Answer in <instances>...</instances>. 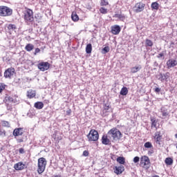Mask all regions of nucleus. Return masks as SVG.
Here are the masks:
<instances>
[{
	"instance_id": "obj_1",
	"label": "nucleus",
	"mask_w": 177,
	"mask_h": 177,
	"mask_svg": "<svg viewBox=\"0 0 177 177\" xmlns=\"http://www.w3.org/2000/svg\"><path fill=\"white\" fill-rule=\"evenodd\" d=\"M109 138H112L113 140H120L122 138V133L117 128H113L108 131Z\"/></svg>"
},
{
	"instance_id": "obj_2",
	"label": "nucleus",
	"mask_w": 177,
	"mask_h": 177,
	"mask_svg": "<svg viewBox=\"0 0 177 177\" xmlns=\"http://www.w3.org/2000/svg\"><path fill=\"white\" fill-rule=\"evenodd\" d=\"M24 19L26 23H32L34 21V12L32 10L27 8L24 11Z\"/></svg>"
},
{
	"instance_id": "obj_3",
	"label": "nucleus",
	"mask_w": 177,
	"mask_h": 177,
	"mask_svg": "<svg viewBox=\"0 0 177 177\" xmlns=\"http://www.w3.org/2000/svg\"><path fill=\"white\" fill-rule=\"evenodd\" d=\"M46 168V159L45 158H40L38 159L37 172L39 175L45 171Z\"/></svg>"
},
{
	"instance_id": "obj_4",
	"label": "nucleus",
	"mask_w": 177,
	"mask_h": 177,
	"mask_svg": "<svg viewBox=\"0 0 177 177\" xmlns=\"http://www.w3.org/2000/svg\"><path fill=\"white\" fill-rule=\"evenodd\" d=\"M13 13V10L8 6H0V16L5 17L6 16H12Z\"/></svg>"
},
{
	"instance_id": "obj_5",
	"label": "nucleus",
	"mask_w": 177,
	"mask_h": 177,
	"mask_svg": "<svg viewBox=\"0 0 177 177\" xmlns=\"http://www.w3.org/2000/svg\"><path fill=\"white\" fill-rule=\"evenodd\" d=\"M88 142H97L99 140V133L97 131L91 129L87 135Z\"/></svg>"
},
{
	"instance_id": "obj_6",
	"label": "nucleus",
	"mask_w": 177,
	"mask_h": 177,
	"mask_svg": "<svg viewBox=\"0 0 177 177\" xmlns=\"http://www.w3.org/2000/svg\"><path fill=\"white\" fill-rule=\"evenodd\" d=\"M169 75L170 74L169 72H167L166 73H160L156 75V78L158 81H160V82H165V81L167 82L168 81V78H169Z\"/></svg>"
},
{
	"instance_id": "obj_7",
	"label": "nucleus",
	"mask_w": 177,
	"mask_h": 177,
	"mask_svg": "<svg viewBox=\"0 0 177 177\" xmlns=\"http://www.w3.org/2000/svg\"><path fill=\"white\" fill-rule=\"evenodd\" d=\"M145 6H146V5L142 2L136 3L135 6L133 7L134 12L136 13H140V12H143V10H145Z\"/></svg>"
},
{
	"instance_id": "obj_8",
	"label": "nucleus",
	"mask_w": 177,
	"mask_h": 177,
	"mask_svg": "<svg viewBox=\"0 0 177 177\" xmlns=\"http://www.w3.org/2000/svg\"><path fill=\"white\" fill-rule=\"evenodd\" d=\"M37 67L40 71H46V70H49L50 64L49 62H41L38 64Z\"/></svg>"
},
{
	"instance_id": "obj_9",
	"label": "nucleus",
	"mask_w": 177,
	"mask_h": 177,
	"mask_svg": "<svg viewBox=\"0 0 177 177\" xmlns=\"http://www.w3.org/2000/svg\"><path fill=\"white\" fill-rule=\"evenodd\" d=\"M13 75H15V68H9L4 72L5 78H9L10 80H11Z\"/></svg>"
},
{
	"instance_id": "obj_10",
	"label": "nucleus",
	"mask_w": 177,
	"mask_h": 177,
	"mask_svg": "<svg viewBox=\"0 0 177 177\" xmlns=\"http://www.w3.org/2000/svg\"><path fill=\"white\" fill-rule=\"evenodd\" d=\"M161 139H162V134L161 131H156L153 136V140L157 145H161Z\"/></svg>"
},
{
	"instance_id": "obj_11",
	"label": "nucleus",
	"mask_w": 177,
	"mask_h": 177,
	"mask_svg": "<svg viewBox=\"0 0 177 177\" xmlns=\"http://www.w3.org/2000/svg\"><path fill=\"white\" fill-rule=\"evenodd\" d=\"M166 65L167 68H172L177 66V61L174 58H170L169 60H167Z\"/></svg>"
},
{
	"instance_id": "obj_12",
	"label": "nucleus",
	"mask_w": 177,
	"mask_h": 177,
	"mask_svg": "<svg viewBox=\"0 0 177 177\" xmlns=\"http://www.w3.org/2000/svg\"><path fill=\"white\" fill-rule=\"evenodd\" d=\"M23 133V128H17L14 129L12 132L13 136H15V139H17V136H21Z\"/></svg>"
},
{
	"instance_id": "obj_13",
	"label": "nucleus",
	"mask_w": 177,
	"mask_h": 177,
	"mask_svg": "<svg viewBox=\"0 0 177 177\" xmlns=\"http://www.w3.org/2000/svg\"><path fill=\"white\" fill-rule=\"evenodd\" d=\"M120 31H121V27H120V26H118V25H115V26H112V28H111V32L114 35H118V34H120Z\"/></svg>"
},
{
	"instance_id": "obj_14",
	"label": "nucleus",
	"mask_w": 177,
	"mask_h": 177,
	"mask_svg": "<svg viewBox=\"0 0 177 177\" xmlns=\"http://www.w3.org/2000/svg\"><path fill=\"white\" fill-rule=\"evenodd\" d=\"M124 169H125L122 165L118 167L115 166V168H113L114 172L116 175H121V174L124 172Z\"/></svg>"
},
{
	"instance_id": "obj_15",
	"label": "nucleus",
	"mask_w": 177,
	"mask_h": 177,
	"mask_svg": "<svg viewBox=\"0 0 177 177\" xmlns=\"http://www.w3.org/2000/svg\"><path fill=\"white\" fill-rule=\"evenodd\" d=\"M160 113H162V118H167V117L169 115V111H168V109L165 106H162L160 109Z\"/></svg>"
},
{
	"instance_id": "obj_16",
	"label": "nucleus",
	"mask_w": 177,
	"mask_h": 177,
	"mask_svg": "<svg viewBox=\"0 0 177 177\" xmlns=\"http://www.w3.org/2000/svg\"><path fill=\"white\" fill-rule=\"evenodd\" d=\"M113 17L115 19H118V20H120V21H124V20H125V15L122 14L121 11L120 13H115Z\"/></svg>"
},
{
	"instance_id": "obj_17",
	"label": "nucleus",
	"mask_w": 177,
	"mask_h": 177,
	"mask_svg": "<svg viewBox=\"0 0 177 177\" xmlns=\"http://www.w3.org/2000/svg\"><path fill=\"white\" fill-rule=\"evenodd\" d=\"M142 70V65H137L134 67L131 68L130 73L131 74H135Z\"/></svg>"
},
{
	"instance_id": "obj_18",
	"label": "nucleus",
	"mask_w": 177,
	"mask_h": 177,
	"mask_svg": "<svg viewBox=\"0 0 177 177\" xmlns=\"http://www.w3.org/2000/svg\"><path fill=\"white\" fill-rule=\"evenodd\" d=\"M24 167H26V165L21 162L16 163L14 166L16 171H21L22 169H24Z\"/></svg>"
},
{
	"instance_id": "obj_19",
	"label": "nucleus",
	"mask_w": 177,
	"mask_h": 177,
	"mask_svg": "<svg viewBox=\"0 0 177 177\" xmlns=\"http://www.w3.org/2000/svg\"><path fill=\"white\" fill-rule=\"evenodd\" d=\"M102 145H105L106 146L110 145V140L107 138L106 136H102Z\"/></svg>"
},
{
	"instance_id": "obj_20",
	"label": "nucleus",
	"mask_w": 177,
	"mask_h": 177,
	"mask_svg": "<svg viewBox=\"0 0 177 177\" xmlns=\"http://www.w3.org/2000/svg\"><path fill=\"white\" fill-rule=\"evenodd\" d=\"M34 107H35V109H37V110H41V109H44V102H35L34 104Z\"/></svg>"
},
{
	"instance_id": "obj_21",
	"label": "nucleus",
	"mask_w": 177,
	"mask_h": 177,
	"mask_svg": "<svg viewBox=\"0 0 177 177\" xmlns=\"http://www.w3.org/2000/svg\"><path fill=\"white\" fill-rule=\"evenodd\" d=\"M36 93L35 91L29 90L27 93V96L29 99H32V97H35Z\"/></svg>"
},
{
	"instance_id": "obj_22",
	"label": "nucleus",
	"mask_w": 177,
	"mask_h": 177,
	"mask_svg": "<svg viewBox=\"0 0 177 177\" xmlns=\"http://www.w3.org/2000/svg\"><path fill=\"white\" fill-rule=\"evenodd\" d=\"M141 162H144V165H149L150 164V159L147 156H144L141 158Z\"/></svg>"
},
{
	"instance_id": "obj_23",
	"label": "nucleus",
	"mask_w": 177,
	"mask_h": 177,
	"mask_svg": "<svg viewBox=\"0 0 177 177\" xmlns=\"http://www.w3.org/2000/svg\"><path fill=\"white\" fill-rule=\"evenodd\" d=\"M34 48L35 46L32 44H28L25 46V50H26L27 52H31V50H32Z\"/></svg>"
},
{
	"instance_id": "obj_24",
	"label": "nucleus",
	"mask_w": 177,
	"mask_h": 177,
	"mask_svg": "<svg viewBox=\"0 0 177 177\" xmlns=\"http://www.w3.org/2000/svg\"><path fill=\"white\" fill-rule=\"evenodd\" d=\"M120 94L122 96H127L128 95V88L124 86L123 88H122Z\"/></svg>"
},
{
	"instance_id": "obj_25",
	"label": "nucleus",
	"mask_w": 177,
	"mask_h": 177,
	"mask_svg": "<svg viewBox=\"0 0 177 177\" xmlns=\"http://www.w3.org/2000/svg\"><path fill=\"white\" fill-rule=\"evenodd\" d=\"M71 19L73 21H78V20H80V17H78V15H77V12H73L71 15Z\"/></svg>"
},
{
	"instance_id": "obj_26",
	"label": "nucleus",
	"mask_w": 177,
	"mask_h": 177,
	"mask_svg": "<svg viewBox=\"0 0 177 177\" xmlns=\"http://www.w3.org/2000/svg\"><path fill=\"white\" fill-rule=\"evenodd\" d=\"M151 8L152 10H158V8H160V4L157 2H153L151 5Z\"/></svg>"
},
{
	"instance_id": "obj_27",
	"label": "nucleus",
	"mask_w": 177,
	"mask_h": 177,
	"mask_svg": "<svg viewBox=\"0 0 177 177\" xmlns=\"http://www.w3.org/2000/svg\"><path fill=\"white\" fill-rule=\"evenodd\" d=\"M4 102L5 103H10L12 104L13 102V97H10V96H6L5 99H4Z\"/></svg>"
},
{
	"instance_id": "obj_28",
	"label": "nucleus",
	"mask_w": 177,
	"mask_h": 177,
	"mask_svg": "<svg viewBox=\"0 0 177 177\" xmlns=\"http://www.w3.org/2000/svg\"><path fill=\"white\" fill-rule=\"evenodd\" d=\"M166 165H172L174 164V160L172 158H167L165 160Z\"/></svg>"
},
{
	"instance_id": "obj_29",
	"label": "nucleus",
	"mask_w": 177,
	"mask_h": 177,
	"mask_svg": "<svg viewBox=\"0 0 177 177\" xmlns=\"http://www.w3.org/2000/svg\"><path fill=\"white\" fill-rule=\"evenodd\" d=\"M86 53L90 54L92 53V44H88L86 46Z\"/></svg>"
},
{
	"instance_id": "obj_30",
	"label": "nucleus",
	"mask_w": 177,
	"mask_h": 177,
	"mask_svg": "<svg viewBox=\"0 0 177 177\" xmlns=\"http://www.w3.org/2000/svg\"><path fill=\"white\" fill-rule=\"evenodd\" d=\"M7 28L10 31H15V30H16V25L10 24L8 25Z\"/></svg>"
},
{
	"instance_id": "obj_31",
	"label": "nucleus",
	"mask_w": 177,
	"mask_h": 177,
	"mask_svg": "<svg viewBox=\"0 0 177 177\" xmlns=\"http://www.w3.org/2000/svg\"><path fill=\"white\" fill-rule=\"evenodd\" d=\"M5 104L6 106V109L8 111H12L13 110V106L12 105V104L9 102H5Z\"/></svg>"
},
{
	"instance_id": "obj_32",
	"label": "nucleus",
	"mask_w": 177,
	"mask_h": 177,
	"mask_svg": "<svg viewBox=\"0 0 177 177\" xmlns=\"http://www.w3.org/2000/svg\"><path fill=\"white\" fill-rule=\"evenodd\" d=\"M116 160L119 162V164H122V165L125 164V158L124 157L120 156L117 158Z\"/></svg>"
},
{
	"instance_id": "obj_33",
	"label": "nucleus",
	"mask_w": 177,
	"mask_h": 177,
	"mask_svg": "<svg viewBox=\"0 0 177 177\" xmlns=\"http://www.w3.org/2000/svg\"><path fill=\"white\" fill-rule=\"evenodd\" d=\"M153 41L149 39H146L145 40V46H153Z\"/></svg>"
},
{
	"instance_id": "obj_34",
	"label": "nucleus",
	"mask_w": 177,
	"mask_h": 177,
	"mask_svg": "<svg viewBox=\"0 0 177 177\" xmlns=\"http://www.w3.org/2000/svg\"><path fill=\"white\" fill-rule=\"evenodd\" d=\"M110 52V47L109 46H105L104 48L102 50V53L103 55H106V53H109Z\"/></svg>"
},
{
	"instance_id": "obj_35",
	"label": "nucleus",
	"mask_w": 177,
	"mask_h": 177,
	"mask_svg": "<svg viewBox=\"0 0 177 177\" xmlns=\"http://www.w3.org/2000/svg\"><path fill=\"white\" fill-rule=\"evenodd\" d=\"M144 147L145 149H151L153 148V145L150 142H147L145 143Z\"/></svg>"
},
{
	"instance_id": "obj_36",
	"label": "nucleus",
	"mask_w": 177,
	"mask_h": 177,
	"mask_svg": "<svg viewBox=\"0 0 177 177\" xmlns=\"http://www.w3.org/2000/svg\"><path fill=\"white\" fill-rule=\"evenodd\" d=\"M151 127H153L154 128H156L157 127V120H156V118H151Z\"/></svg>"
},
{
	"instance_id": "obj_37",
	"label": "nucleus",
	"mask_w": 177,
	"mask_h": 177,
	"mask_svg": "<svg viewBox=\"0 0 177 177\" xmlns=\"http://www.w3.org/2000/svg\"><path fill=\"white\" fill-rule=\"evenodd\" d=\"M19 97L15 95L12 98V103H14V104H19Z\"/></svg>"
},
{
	"instance_id": "obj_38",
	"label": "nucleus",
	"mask_w": 177,
	"mask_h": 177,
	"mask_svg": "<svg viewBox=\"0 0 177 177\" xmlns=\"http://www.w3.org/2000/svg\"><path fill=\"white\" fill-rule=\"evenodd\" d=\"M1 124L3 127H7V128H9L10 127V124L6 120L1 121Z\"/></svg>"
},
{
	"instance_id": "obj_39",
	"label": "nucleus",
	"mask_w": 177,
	"mask_h": 177,
	"mask_svg": "<svg viewBox=\"0 0 177 177\" xmlns=\"http://www.w3.org/2000/svg\"><path fill=\"white\" fill-rule=\"evenodd\" d=\"M0 136L1 138H5L6 136V131L3 129H0Z\"/></svg>"
},
{
	"instance_id": "obj_40",
	"label": "nucleus",
	"mask_w": 177,
	"mask_h": 177,
	"mask_svg": "<svg viewBox=\"0 0 177 177\" xmlns=\"http://www.w3.org/2000/svg\"><path fill=\"white\" fill-rule=\"evenodd\" d=\"M100 13H102V15H106L107 13V9L106 8H104L103 7H101L100 8Z\"/></svg>"
},
{
	"instance_id": "obj_41",
	"label": "nucleus",
	"mask_w": 177,
	"mask_h": 177,
	"mask_svg": "<svg viewBox=\"0 0 177 177\" xmlns=\"http://www.w3.org/2000/svg\"><path fill=\"white\" fill-rule=\"evenodd\" d=\"M100 5L101 6H107V5H109V1L106 0H101Z\"/></svg>"
},
{
	"instance_id": "obj_42",
	"label": "nucleus",
	"mask_w": 177,
	"mask_h": 177,
	"mask_svg": "<svg viewBox=\"0 0 177 177\" xmlns=\"http://www.w3.org/2000/svg\"><path fill=\"white\" fill-rule=\"evenodd\" d=\"M6 87V85H5V84L1 83L0 84V93L3 91V89H5Z\"/></svg>"
},
{
	"instance_id": "obj_43",
	"label": "nucleus",
	"mask_w": 177,
	"mask_h": 177,
	"mask_svg": "<svg viewBox=\"0 0 177 177\" xmlns=\"http://www.w3.org/2000/svg\"><path fill=\"white\" fill-rule=\"evenodd\" d=\"M15 139H16L17 143H23V142H24V138H23V137L21 138H18L17 137V138H15Z\"/></svg>"
},
{
	"instance_id": "obj_44",
	"label": "nucleus",
	"mask_w": 177,
	"mask_h": 177,
	"mask_svg": "<svg viewBox=\"0 0 177 177\" xmlns=\"http://www.w3.org/2000/svg\"><path fill=\"white\" fill-rule=\"evenodd\" d=\"M154 153V148H151L149 151H148V156H151L152 154Z\"/></svg>"
},
{
	"instance_id": "obj_45",
	"label": "nucleus",
	"mask_w": 177,
	"mask_h": 177,
	"mask_svg": "<svg viewBox=\"0 0 177 177\" xmlns=\"http://www.w3.org/2000/svg\"><path fill=\"white\" fill-rule=\"evenodd\" d=\"M39 52H41V49H39V48H36L35 52L33 53V55L35 56H37V54L39 53Z\"/></svg>"
},
{
	"instance_id": "obj_46",
	"label": "nucleus",
	"mask_w": 177,
	"mask_h": 177,
	"mask_svg": "<svg viewBox=\"0 0 177 177\" xmlns=\"http://www.w3.org/2000/svg\"><path fill=\"white\" fill-rule=\"evenodd\" d=\"M109 109H110V106L105 104L104 106L103 112L104 113V111H107V110H109Z\"/></svg>"
},
{
	"instance_id": "obj_47",
	"label": "nucleus",
	"mask_w": 177,
	"mask_h": 177,
	"mask_svg": "<svg viewBox=\"0 0 177 177\" xmlns=\"http://www.w3.org/2000/svg\"><path fill=\"white\" fill-rule=\"evenodd\" d=\"M82 156H84V157H88V156H89V152L86 150L83 151V154Z\"/></svg>"
},
{
	"instance_id": "obj_48",
	"label": "nucleus",
	"mask_w": 177,
	"mask_h": 177,
	"mask_svg": "<svg viewBox=\"0 0 177 177\" xmlns=\"http://www.w3.org/2000/svg\"><path fill=\"white\" fill-rule=\"evenodd\" d=\"M139 160H140V158H139V156H136L133 158V162L136 163V162H139Z\"/></svg>"
},
{
	"instance_id": "obj_49",
	"label": "nucleus",
	"mask_w": 177,
	"mask_h": 177,
	"mask_svg": "<svg viewBox=\"0 0 177 177\" xmlns=\"http://www.w3.org/2000/svg\"><path fill=\"white\" fill-rule=\"evenodd\" d=\"M154 92H156V93H160V92H161V88L156 87L154 89Z\"/></svg>"
},
{
	"instance_id": "obj_50",
	"label": "nucleus",
	"mask_w": 177,
	"mask_h": 177,
	"mask_svg": "<svg viewBox=\"0 0 177 177\" xmlns=\"http://www.w3.org/2000/svg\"><path fill=\"white\" fill-rule=\"evenodd\" d=\"M164 56V53H160L158 54V55L157 56L158 59H160V57H163Z\"/></svg>"
},
{
	"instance_id": "obj_51",
	"label": "nucleus",
	"mask_w": 177,
	"mask_h": 177,
	"mask_svg": "<svg viewBox=\"0 0 177 177\" xmlns=\"http://www.w3.org/2000/svg\"><path fill=\"white\" fill-rule=\"evenodd\" d=\"M15 84H20V79H15L14 80Z\"/></svg>"
},
{
	"instance_id": "obj_52",
	"label": "nucleus",
	"mask_w": 177,
	"mask_h": 177,
	"mask_svg": "<svg viewBox=\"0 0 177 177\" xmlns=\"http://www.w3.org/2000/svg\"><path fill=\"white\" fill-rule=\"evenodd\" d=\"M19 153H20L21 154H24V149L20 148V149H19Z\"/></svg>"
},
{
	"instance_id": "obj_53",
	"label": "nucleus",
	"mask_w": 177,
	"mask_h": 177,
	"mask_svg": "<svg viewBox=\"0 0 177 177\" xmlns=\"http://www.w3.org/2000/svg\"><path fill=\"white\" fill-rule=\"evenodd\" d=\"M153 67H158V62L156 61L153 62Z\"/></svg>"
},
{
	"instance_id": "obj_54",
	"label": "nucleus",
	"mask_w": 177,
	"mask_h": 177,
	"mask_svg": "<svg viewBox=\"0 0 177 177\" xmlns=\"http://www.w3.org/2000/svg\"><path fill=\"white\" fill-rule=\"evenodd\" d=\"M35 19H38L39 20H41V17H39V15H35Z\"/></svg>"
},
{
	"instance_id": "obj_55",
	"label": "nucleus",
	"mask_w": 177,
	"mask_h": 177,
	"mask_svg": "<svg viewBox=\"0 0 177 177\" xmlns=\"http://www.w3.org/2000/svg\"><path fill=\"white\" fill-rule=\"evenodd\" d=\"M71 113V110L67 111V113H68V115H70Z\"/></svg>"
},
{
	"instance_id": "obj_56",
	"label": "nucleus",
	"mask_w": 177,
	"mask_h": 177,
	"mask_svg": "<svg viewBox=\"0 0 177 177\" xmlns=\"http://www.w3.org/2000/svg\"><path fill=\"white\" fill-rule=\"evenodd\" d=\"M46 103H49V100H45Z\"/></svg>"
},
{
	"instance_id": "obj_57",
	"label": "nucleus",
	"mask_w": 177,
	"mask_h": 177,
	"mask_svg": "<svg viewBox=\"0 0 177 177\" xmlns=\"http://www.w3.org/2000/svg\"><path fill=\"white\" fill-rule=\"evenodd\" d=\"M175 138L177 139V133L175 134Z\"/></svg>"
},
{
	"instance_id": "obj_58",
	"label": "nucleus",
	"mask_w": 177,
	"mask_h": 177,
	"mask_svg": "<svg viewBox=\"0 0 177 177\" xmlns=\"http://www.w3.org/2000/svg\"><path fill=\"white\" fill-rule=\"evenodd\" d=\"M53 177H60L58 175L54 176Z\"/></svg>"
},
{
	"instance_id": "obj_59",
	"label": "nucleus",
	"mask_w": 177,
	"mask_h": 177,
	"mask_svg": "<svg viewBox=\"0 0 177 177\" xmlns=\"http://www.w3.org/2000/svg\"><path fill=\"white\" fill-rule=\"evenodd\" d=\"M171 45H174V43H171Z\"/></svg>"
}]
</instances>
